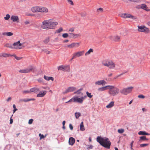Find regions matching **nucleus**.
<instances>
[{"mask_svg":"<svg viewBox=\"0 0 150 150\" xmlns=\"http://www.w3.org/2000/svg\"><path fill=\"white\" fill-rule=\"evenodd\" d=\"M83 90V88H80L77 91L74 92V94H79L81 93V91Z\"/></svg>","mask_w":150,"mask_h":150,"instance_id":"473e14b6","label":"nucleus"},{"mask_svg":"<svg viewBox=\"0 0 150 150\" xmlns=\"http://www.w3.org/2000/svg\"><path fill=\"white\" fill-rule=\"evenodd\" d=\"M58 69L59 70H62L64 71V66L62 65L58 67Z\"/></svg>","mask_w":150,"mask_h":150,"instance_id":"72a5a7b5","label":"nucleus"},{"mask_svg":"<svg viewBox=\"0 0 150 150\" xmlns=\"http://www.w3.org/2000/svg\"><path fill=\"white\" fill-rule=\"evenodd\" d=\"M13 115H12L11 116V117L10 118V124H11L13 123V119L12 118V116H13Z\"/></svg>","mask_w":150,"mask_h":150,"instance_id":"13d9d810","label":"nucleus"},{"mask_svg":"<svg viewBox=\"0 0 150 150\" xmlns=\"http://www.w3.org/2000/svg\"><path fill=\"white\" fill-rule=\"evenodd\" d=\"M49 21L48 20H45L42 22V24L41 25L42 28L44 29H50L48 23Z\"/></svg>","mask_w":150,"mask_h":150,"instance_id":"6e6552de","label":"nucleus"},{"mask_svg":"<svg viewBox=\"0 0 150 150\" xmlns=\"http://www.w3.org/2000/svg\"><path fill=\"white\" fill-rule=\"evenodd\" d=\"M43 51L44 52L46 53L47 54H49L50 53V51H48V50H47L45 49H43Z\"/></svg>","mask_w":150,"mask_h":150,"instance_id":"8fccbe9b","label":"nucleus"},{"mask_svg":"<svg viewBox=\"0 0 150 150\" xmlns=\"http://www.w3.org/2000/svg\"><path fill=\"white\" fill-rule=\"evenodd\" d=\"M86 97L87 96H84L82 97L81 98H78V97L77 96L76 98V99H75V100H77V102L80 103L81 104L83 103V100L84 99L86 98Z\"/></svg>","mask_w":150,"mask_h":150,"instance_id":"ddd939ff","label":"nucleus"},{"mask_svg":"<svg viewBox=\"0 0 150 150\" xmlns=\"http://www.w3.org/2000/svg\"><path fill=\"white\" fill-rule=\"evenodd\" d=\"M11 19L13 22L17 21L18 20V17L16 16H12L11 17Z\"/></svg>","mask_w":150,"mask_h":150,"instance_id":"aec40b11","label":"nucleus"},{"mask_svg":"<svg viewBox=\"0 0 150 150\" xmlns=\"http://www.w3.org/2000/svg\"><path fill=\"white\" fill-rule=\"evenodd\" d=\"M128 71H125L123 72L122 73H121L120 74H119L117 76V77H118L119 76H122V75H123V74H125V73H127L128 72Z\"/></svg>","mask_w":150,"mask_h":150,"instance_id":"bf43d9fd","label":"nucleus"},{"mask_svg":"<svg viewBox=\"0 0 150 150\" xmlns=\"http://www.w3.org/2000/svg\"><path fill=\"white\" fill-rule=\"evenodd\" d=\"M35 67L34 66L30 65L27 68L20 70L19 72L23 73H27L31 71L34 72L35 71Z\"/></svg>","mask_w":150,"mask_h":150,"instance_id":"7ed1b4c3","label":"nucleus"},{"mask_svg":"<svg viewBox=\"0 0 150 150\" xmlns=\"http://www.w3.org/2000/svg\"><path fill=\"white\" fill-rule=\"evenodd\" d=\"M37 81L39 82H43V79H42V78H40L39 79H38V80H37Z\"/></svg>","mask_w":150,"mask_h":150,"instance_id":"4d7b16f0","label":"nucleus"},{"mask_svg":"<svg viewBox=\"0 0 150 150\" xmlns=\"http://www.w3.org/2000/svg\"><path fill=\"white\" fill-rule=\"evenodd\" d=\"M68 92H69V91L68 90V89H67L64 91L63 92V93L64 94H66Z\"/></svg>","mask_w":150,"mask_h":150,"instance_id":"0e129e2a","label":"nucleus"},{"mask_svg":"<svg viewBox=\"0 0 150 150\" xmlns=\"http://www.w3.org/2000/svg\"><path fill=\"white\" fill-rule=\"evenodd\" d=\"M44 78L45 80L47 81H50L51 80L52 81L54 80V78L52 77H48L46 75H44Z\"/></svg>","mask_w":150,"mask_h":150,"instance_id":"b1692460","label":"nucleus"},{"mask_svg":"<svg viewBox=\"0 0 150 150\" xmlns=\"http://www.w3.org/2000/svg\"><path fill=\"white\" fill-rule=\"evenodd\" d=\"M146 132L145 131H140L139 132L138 134L139 135H145Z\"/></svg>","mask_w":150,"mask_h":150,"instance_id":"4c0bfd02","label":"nucleus"},{"mask_svg":"<svg viewBox=\"0 0 150 150\" xmlns=\"http://www.w3.org/2000/svg\"><path fill=\"white\" fill-rule=\"evenodd\" d=\"M64 71H69L70 70L69 67L68 65L64 66Z\"/></svg>","mask_w":150,"mask_h":150,"instance_id":"7c9ffc66","label":"nucleus"},{"mask_svg":"<svg viewBox=\"0 0 150 150\" xmlns=\"http://www.w3.org/2000/svg\"><path fill=\"white\" fill-rule=\"evenodd\" d=\"M148 145V144H141L140 145V147H144Z\"/></svg>","mask_w":150,"mask_h":150,"instance_id":"09e8293b","label":"nucleus"},{"mask_svg":"<svg viewBox=\"0 0 150 150\" xmlns=\"http://www.w3.org/2000/svg\"><path fill=\"white\" fill-rule=\"evenodd\" d=\"M13 113H14L15 112L17 111L18 109L16 108V105L15 104H13Z\"/></svg>","mask_w":150,"mask_h":150,"instance_id":"37998d69","label":"nucleus"},{"mask_svg":"<svg viewBox=\"0 0 150 150\" xmlns=\"http://www.w3.org/2000/svg\"><path fill=\"white\" fill-rule=\"evenodd\" d=\"M76 97H77V96H75L74 97H73L71 99L69 100L68 101L66 102L65 103H67L69 102H71L72 101H73L74 102H77V100H75V99H76Z\"/></svg>","mask_w":150,"mask_h":150,"instance_id":"393cba45","label":"nucleus"},{"mask_svg":"<svg viewBox=\"0 0 150 150\" xmlns=\"http://www.w3.org/2000/svg\"><path fill=\"white\" fill-rule=\"evenodd\" d=\"M75 57H75V56H74V55L73 54V55L72 57L71 58V59L70 60V61H71Z\"/></svg>","mask_w":150,"mask_h":150,"instance_id":"69168bd1","label":"nucleus"},{"mask_svg":"<svg viewBox=\"0 0 150 150\" xmlns=\"http://www.w3.org/2000/svg\"><path fill=\"white\" fill-rule=\"evenodd\" d=\"M138 97L140 98H145V96L142 95H140L138 96Z\"/></svg>","mask_w":150,"mask_h":150,"instance_id":"5fc2aeb1","label":"nucleus"},{"mask_svg":"<svg viewBox=\"0 0 150 150\" xmlns=\"http://www.w3.org/2000/svg\"><path fill=\"white\" fill-rule=\"evenodd\" d=\"M1 56H2L4 57H8L10 56H12V55H11L10 54H7L6 53H3L1 54Z\"/></svg>","mask_w":150,"mask_h":150,"instance_id":"c756f323","label":"nucleus"},{"mask_svg":"<svg viewBox=\"0 0 150 150\" xmlns=\"http://www.w3.org/2000/svg\"><path fill=\"white\" fill-rule=\"evenodd\" d=\"M63 30V28L61 27L59 28V29L56 30V33H60L61 31H62Z\"/></svg>","mask_w":150,"mask_h":150,"instance_id":"de8ad7c7","label":"nucleus"},{"mask_svg":"<svg viewBox=\"0 0 150 150\" xmlns=\"http://www.w3.org/2000/svg\"><path fill=\"white\" fill-rule=\"evenodd\" d=\"M34 100H35V99L34 98L21 99L19 100V103L23 102H27L29 101Z\"/></svg>","mask_w":150,"mask_h":150,"instance_id":"4468645a","label":"nucleus"},{"mask_svg":"<svg viewBox=\"0 0 150 150\" xmlns=\"http://www.w3.org/2000/svg\"><path fill=\"white\" fill-rule=\"evenodd\" d=\"M74 29L72 28H71L69 29V31L71 32H73L74 31Z\"/></svg>","mask_w":150,"mask_h":150,"instance_id":"774afa93","label":"nucleus"},{"mask_svg":"<svg viewBox=\"0 0 150 150\" xmlns=\"http://www.w3.org/2000/svg\"><path fill=\"white\" fill-rule=\"evenodd\" d=\"M84 53V51H79L76 52L74 53L73 54L75 56V57H79L80 56H82Z\"/></svg>","mask_w":150,"mask_h":150,"instance_id":"2eb2a0df","label":"nucleus"},{"mask_svg":"<svg viewBox=\"0 0 150 150\" xmlns=\"http://www.w3.org/2000/svg\"><path fill=\"white\" fill-rule=\"evenodd\" d=\"M138 30L140 32H144L145 33H148L149 32V30L148 28L144 26H138Z\"/></svg>","mask_w":150,"mask_h":150,"instance_id":"423d86ee","label":"nucleus"},{"mask_svg":"<svg viewBox=\"0 0 150 150\" xmlns=\"http://www.w3.org/2000/svg\"><path fill=\"white\" fill-rule=\"evenodd\" d=\"M62 36L64 38H66L69 36V35L67 33H65L63 34Z\"/></svg>","mask_w":150,"mask_h":150,"instance_id":"a18cd8bd","label":"nucleus"},{"mask_svg":"<svg viewBox=\"0 0 150 150\" xmlns=\"http://www.w3.org/2000/svg\"><path fill=\"white\" fill-rule=\"evenodd\" d=\"M124 131V129H118L117 130L118 132L120 134L122 133Z\"/></svg>","mask_w":150,"mask_h":150,"instance_id":"79ce46f5","label":"nucleus"},{"mask_svg":"<svg viewBox=\"0 0 150 150\" xmlns=\"http://www.w3.org/2000/svg\"><path fill=\"white\" fill-rule=\"evenodd\" d=\"M143 9L146 10V11H149V9L147 10L146 9V8H147L146 5L145 4H143L142 6L141 7Z\"/></svg>","mask_w":150,"mask_h":150,"instance_id":"ea45409f","label":"nucleus"},{"mask_svg":"<svg viewBox=\"0 0 150 150\" xmlns=\"http://www.w3.org/2000/svg\"><path fill=\"white\" fill-rule=\"evenodd\" d=\"M40 90L39 88L36 87H34L30 89V91L31 92H33L37 93Z\"/></svg>","mask_w":150,"mask_h":150,"instance_id":"412c9836","label":"nucleus"},{"mask_svg":"<svg viewBox=\"0 0 150 150\" xmlns=\"http://www.w3.org/2000/svg\"><path fill=\"white\" fill-rule=\"evenodd\" d=\"M93 52V50L91 48L87 52H86L85 53V55H87L89 54H90L91 52Z\"/></svg>","mask_w":150,"mask_h":150,"instance_id":"f704fd0d","label":"nucleus"},{"mask_svg":"<svg viewBox=\"0 0 150 150\" xmlns=\"http://www.w3.org/2000/svg\"><path fill=\"white\" fill-rule=\"evenodd\" d=\"M39 12H47L48 11V9L44 7H40Z\"/></svg>","mask_w":150,"mask_h":150,"instance_id":"a211bd4d","label":"nucleus"},{"mask_svg":"<svg viewBox=\"0 0 150 150\" xmlns=\"http://www.w3.org/2000/svg\"><path fill=\"white\" fill-rule=\"evenodd\" d=\"M114 105V102L112 101L106 106V107L108 108H110L113 107Z\"/></svg>","mask_w":150,"mask_h":150,"instance_id":"c85d7f7f","label":"nucleus"},{"mask_svg":"<svg viewBox=\"0 0 150 150\" xmlns=\"http://www.w3.org/2000/svg\"><path fill=\"white\" fill-rule=\"evenodd\" d=\"M75 142V139L73 137H70L69 140V145H73Z\"/></svg>","mask_w":150,"mask_h":150,"instance_id":"dca6fc26","label":"nucleus"},{"mask_svg":"<svg viewBox=\"0 0 150 150\" xmlns=\"http://www.w3.org/2000/svg\"><path fill=\"white\" fill-rule=\"evenodd\" d=\"M120 17L124 18H132L133 19H136L135 16H133L130 14H127L126 13H122L120 15Z\"/></svg>","mask_w":150,"mask_h":150,"instance_id":"0eeeda50","label":"nucleus"},{"mask_svg":"<svg viewBox=\"0 0 150 150\" xmlns=\"http://www.w3.org/2000/svg\"><path fill=\"white\" fill-rule=\"evenodd\" d=\"M108 87L109 85H108L104 87H102L99 88L98 89V92H100L101 91H103L105 90L108 89Z\"/></svg>","mask_w":150,"mask_h":150,"instance_id":"f3484780","label":"nucleus"},{"mask_svg":"<svg viewBox=\"0 0 150 150\" xmlns=\"http://www.w3.org/2000/svg\"><path fill=\"white\" fill-rule=\"evenodd\" d=\"M132 88V87H130L126 88H124L120 91V92L122 94L125 95H127L128 93L131 92Z\"/></svg>","mask_w":150,"mask_h":150,"instance_id":"39448f33","label":"nucleus"},{"mask_svg":"<svg viewBox=\"0 0 150 150\" xmlns=\"http://www.w3.org/2000/svg\"><path fill=\"white\" fill-rule=\"evenodd\" d=\"M67 1L69 3L71 4L72 5H73V3L72 1H71V0H67Z\"/></svg>","mask_w":150,"mask_h":150,"instance_id":"680f3d73","label":"nucleus"},{"mask_svg":"<svg viewBox=\"0 0 150 150\" xmlns=\"http://www.w3.org/2000/svg\"><path fill=\"white\" fill-rule=\"evenodd\" d=\"M39 135L40 137V139H43L45 138L44 136L40 133L39 134Z\"/></svg>","mask_w":150,"mask_h":150,"instance_id":"6e6d98bb","label":"nucleus"},{"mask_svg":"<svg viewBox=\"0 0 150 150\" xmlns=\"http://www.w3.org/2000/svg\"><path fill=\"white\" fill-rule=\"evenodd\" d=\"M4 47L13 49V45H12L11 44L8 43H6L4 45Z\"/></svg>","mask_w":150,"mask_h":150,"instance_id":"2f4dec72","label":"nucleus"},{"mask_svg":"<svg viewBox=\"0 0 150 150\" xmlns=\"http://www.w3.org/2000/svg\"><path fill=\"white\" fill-rule=\"evenodd\" d=\"M67 89L69 92H73L76 89V88L74 87H69Z\"/></svg>","mask_w":150,"mask_h":150,"instance_id":"cd10ccee","label":"nucleus"},{"mask_svg":"<svg viewBox=\"0 0 150 150\" xmlns=\"http://www.w3.org/2000/svg\"><path fill=\"white\" fill-rule=\"evenodd\" d=\"M149 139L146 138V137L145 136H142L140 137V139L139 141L142 142V141H147Z\"/></svg>","mask_w":150,"mask_h":150,"instance_id":"5701e85b","label":"nucleus"},{"mask_svg":"<svg viewBox=\"0 0 150 150\" xmlns=\"http://www.w3.org/2000/svg\"><path fill=\"white\" fill-rule=\"evenodd\" d=\"M25 25H27L29 24V22L28 21H26L25 22Z\"/></svg>","mask_w":150,"mask_h":150,"instance_id":"338daca9","label":"nucleus"},{"mask_svg":"<svg viewBox=\"0 0 150 150\" xmlns=\"http://www.w3.org/2000/svg\"><path fill=\"white\" fill-rule=\"evenodd\" d=\"M101 85H102L104 84L105 83H106V82L104 80H101Z\"/></svg>","mask_w":150,"mask_h":150,"instance_id":"e2e57ef3","label":"nucleus"},{"mask_svg":"<svg viewBox=\"0 0 150 150\" xmlns=\"http://www.w3.org/2000/svg\"><path fill=\"white\" fill-rule=\"evenodd\" d=\"M33 120L32 119H30L29 120V121H28V124H32L33 123Z\"/></svg>","mask_w":150,"mask_h":150,"instance_id":"864d4df0","label":"nucleus"},{"mask_svg":"<svg viewBox=\"0 0 150 150\" xmlns=\"http://www.w3.org/2000/svg\"><path fill=\"white\" fill-rule=\"evenodd\" d=\"M95 84L96 85H101V80L95 82Z\"/></svg>","mask_w":150,"mask_h":150,"instance_id":"603ef678","label":"nucleus"},{"mask_svg":"<svg viewBox=\"0 0 150 150\" xmlns=\"http://www.w3.org/2000/svg\"><path fill=\"white\" fill-rule=\"evenodd\" d=\"M48 20L49 21L48 23L50 29L53 28L54 27L58 24L57 22H53L51 20Z\"/></svg>","mask_w":150,"mask_h":150,"instance_id":"1a4fd4ad","label":"nucleus"},{"mask_svg":"<svg viewBox=\"0 0 150 150\" xmlns=\"http://www.w3.org/2000/svg\"><path fill=\"white\" fill-rule=\"evenodd\" d=\"M108 88V93L112 96L117 95L119 92V89L113 86L109 85Z\"/></svg>","mask_w":150,"mask_h":150,"instance_id":"f03ea898","label":"nucleus"},{"mask_svg":"<svg viewBox=\"0 0 150 150\" xmlns=\"http://www.w3.org/2000/svg\"><path fill=\"white\" fill-rule=\"evenodd\" d=\"M79 43H72L71 44L68 45L67 47L70 48H71L74 47H79Z\"/></svg>","mask_w":150,"mask_h":150,"instance_id":"9b49d317","label":"nucleus"},{"mask_svg":"<svg viewBox=\"0 0 150 150\" xmlns=\"http://www.w3.org/2000/svg\"><path fill=\"white\" fill-rule=\"evenodd\" d=\"M49 40L50 38L49 37H48L44 40L43 42H44V43L46 44L49 42Z\"/></svg>","mask_w":150,"mask_h":150,"instance_id":"e433bc0d","label":"nucleus"},{"mask_svg":"<svg viewBox=\"0 0 150 150\" xmlns=\"http://www.w3.org/2000/svg\"><path fill=\"white\" fill-rule=\"evenodd\" d=\"M96 140L103 147L108 149H110L111 142L108 138L98 136L96 138Z\"/></svg>","mask_w":150,"mask_h":150,"instance_id":"f257e3e1","label":"nucleus"},{"mask_svg":"<svg viewBox=\"0 0 150 150\" xmlns=\"http://www.w3.org/2000/svg\"><path fill=\"white\" fill-rule=\"evenodd\" d=\"M102 63L104 66L108 67L110 69H113L115 67V64L112 61L104 60Z\"/></svg>","mask_w":150,"mask_h":150,"instance_id":"20e7f679","label":"nucleus"},{"mask_svg":"<svg viewBox=\"0 0 150 150\" xmlns=\"http://www.w3.org/2000/svg\"><path fill=\"white\" fill-rule=\"evenodd\" d=\"M79 36V35L75 34L73 33H70L69 35V37L71 38H75L76 37H78Z\"/></svg>","mask_w":150,"mask_h":150,"instance_id":"4be33fe9","label":"nucleus"},{"mask_svg":"<svg viewBox=\"0 0 150 150\" xmlns=\"http://www.w3.org/2000/svg\"><path fill=\"white\" fill-rule=\"evenodd\" d=\"M40 7L36 6L32 8V11L33 12H38L40 11Z\"/></svg>","mask_w":150,"mask_h":150,"instance_id":"6ab92c4d","label":"nucleus"},{"mask_svg":"<svg viewBox=\"0 0 150 150\" xmlns=\"http://www.w3.org/2000/svg\"><path fill=\"white\" fill-rule=\"evenodd\" d=\"M13 33L11 32H4L2 33V35H7L8 36H11L13 35Z\"/></svg>","mask_w":150,"mask_h":150,"instance_id":"bb28decb","label":"nucleus"},{"mask_svg":"<svg viewBox=\"0 0 150 150\" xmlns=\"http://www.w3.org/2000/svg\"><path fill=\"white\" fill-rule=\"evenodd\" d=\"M69 128L71 130H72L73 129V127L72 125H71V124H70L69 125Z\"/></svg>","mask_w":150,"mask_h":150,"instance_id":"052dcab7","label":"nucleus"},{"mask_svg":"<svg viewBox=\"0 0 150 150\" xmlns=\"http://www.w3.org/2000/svg\"><path fill=\"white\" fill-rule=\"evenodd\" d=\"M86 93L87 96L89 98H91L93 96L91 95V93H89L88 91H87L86 92Z\"/></svg>","mask_w":150,"mask_h":150,"instance_id":"a19ab883","label":"nucleus"},{"mask_svg":"<svg viewBox=\"0 0 150 150\" xmlns=\"http://www.w3.org/2000/svg\"><path fill=\"white\" fill-rule=\"evenodd\" d=\"M46 93L47 91H41L37 95V97H43L45 96Z\"/></svg>","mask_w":150,"mask_h":150,"instance_id":"f8f14e48","label":"nucleus"},{"mask_svg":"<svg viewBox=\"0 0 150 150\" xmlns=\"http://www.w3.org/2000/svg\"><path fill=\"white\" fill-rule=\"evenodd\" d=\"M76 118L78 119L81 115L80 113L79 112H76L75 113Z\"/></svg>","mask_w":150,"mask_h":150,"instance_id":"c9c22d12","label":"nucleus"},{"mask_svg":"<svg viewBox=\"0 0 150 150\" xmlns=\"http://www.w3.org/2000/svg\"><path fill=\"white\" fill-rule=\"evenodd\" d=\"M120 39V37L118 36L114 37L113 38V40L115 41H118Z\"/></svg>","mask_w":150,"mask_h":150,"instance_id":"58836bf2","label":"nucleus"},{"mask_svg":"<svg viewBox=\"0 0 150 150\" xmlns=\"http://www.w3.org/2000/svg\"><path fill=\"white\" fill-rule=\"evenodd\" d=\"M12 56H13L16 58V59L18 60H20L21 58V57H17L15 54L12 55Z\"/></svg>","mask_w":150,"mask_h":150,"instance_id":"c03bdc74","label":"nucleus"},{"mask_svg":"<svg viewBox=\"0 0 150 150\" xmlns=\"http://www.w3.org/2000/svg\"><path fill=\"white\" fill-rule=\"evenodd\" d=\"M87 149H91L93 148V146L91 145H88L87 146Z\"/></svg>","mask_w":150,"mask_h":150,"instance_id":"3c124183","label":"nucleus"},{"mask_svg":"<svg viewBox=\"0 0 150 150\" xmlns=\"http://www.w3.org/2000/svg\"><path fill=\"white\" fill-rule=\"evenodd\" d=\"M22 44L20 43V41L19 40L18 42H14L13 44V49H18V46L22 45Z\"/></svg>","mask_w":150,"mask_h":150,"instance_id":"9d476101","label":"nucleus"},{"mask_svg":"<svg viewBox=\"0 0 150 150\" xmlns=\"http://www.w3.org/2000/svg\"><path fill=\"white\" fill-rule=\"evenodd\" d=\"M10 16L9 14H7L6 15V17H5L4 18L5 20H8L10 18Z\"/></svg>","mask_w":150,"mask_h":150,"instance_id":"49530a36","label":"nucleus"},{"mask_svg":"<svg viewBox=\"0 0 150 150\" xmlns=\"http://www.w3.org/2000/svg\"><path fill=\"white\" fill-rule=\"evenodd\" d=\"M80 130L82 131H83L85 130L83 122H82L80 124Z\"/></svg>","mask_w":150,"mask_h":150,"instance_id":"a878e982","label":"nucleus"}]
</instances>
